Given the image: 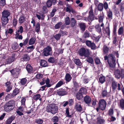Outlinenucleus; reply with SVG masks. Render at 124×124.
<instances>
[{
  "label": "nucleus",
  "mask_w": 124,
  "mask_h": 124,
  "mask_svg": "<svg viewBox=\"0 0 124 124\" xmlns=\"http://www.w3.org/2000/svg\"><path fill=\"white\" fill-rule=\"evenodd\" d=\"M18 46L19 45L18 43H15L13 44L12 46V48L13 49L16 50L18 48Z\"/></svg>",
  "instance_id": "4d7b16f0"
},
{
  "label": "nucleus",
  "mask_w": 124,
  "mask_h": 124,
  "mask_svg": "<svg viewBox=\"0 0 124 124\" xmlns=\"http://www.w3.org/2000/svg\"><path fill=\"white\" fill-rule=\"evenodd\" d=\"M40 97V95L39 94H37L34 95L33 97V99L34 100H37Z\"/></svg>",
  "instance_id": "680f3d73"
},
{
  "label": "nucleus",
  "mask_w": 124,
  "mask_h": 124,
  "mask_svg": "<svg viewBox=\"0 0 124 124\" xmlns=\"http://www.w3.org/2000/svg\"><path fill=\"white\" fill-rule=\"evenodd\" d=\"M66 10V11L68 12L69 13H70L71 12L73 13H76L75 10L71 6L68 4L67 5Z\"/></svg>",
  "instance_id": "1a4fd4ad"
},
{
  "label": "nucleus",
  "mask_w": 124,
  "mask_h": 124,
  "mask_svg": "<svg viewBox=\"0 0 124 124\" xmlns=\"http://www.w3.org/2000/svg\"><path fill=\"white\" fill-rule=\"evenodd\" d=\"M52 51L51 47L48 46L44 49L43 52V54L45 56H47L52 54Z\"/></svg>",
  "instance_id": "20e7f679"
},
{
  "label": "nucleus",
  "mask_w": 124,
  "mask_h": 124,
  "mask_svg": "<svg viewBox=\"0 0 124 124\" xmlns=\"http://www.w3.org/2000/svg\"><path fill=\"white\" fill-rule=\"evenodd\" d=\"M81 30L84 32L86 28V25L85 23H81L79 24Z\"/></svg>",
  "instance_id": "412c9836"
},
{
  "label": "nucleus",
  "mask_w": 124,
  "mask_h": 124,
  "mask_svg": "<svg viewBox=\"0 0 124 124\" xmlns=\"http://www.w3.org/2000/svg\"><path fill=\"white\" fill-rule=\"evenodd\" d=\"M65 23L66 25H69L70 23V19L69 17L67 16L65 19Z\"/></svg>",
  "instance_id": "58836bf2"
},
{
  "label": "nucleus",
  "mask_w": 124,
  "mask_h": 124,
  "mask_svg": "<svg viewBox=\"0 0 124 124\" xmlns=\"http://www.w3.org/2000/svg\"><path fill=\"white\" fill-rule=\"evenodd\" d=\"M89 47H90L92 49H95L96 48V46L94 43H92L90 46Z\"/></svg>",
  "instance_id": "69168bd1"
},
{
  "label": "nucleus",
  "mask_w": 124,
  "mask_h": 124,
  "mask_svg": "<svg viewBox=\"0 0 124 124\" xmlns=\"http://www.w3.org/2000/svg\"><path fill=\"white\" fill-rule=\"evenodd\" d=\"M106 107L105 101L103 100H101L99 101V108L102 110H104Z\"/></svg>",
  "instance_id": "39448f33"
},
{
  "label": "nucleus",
  "mask_w": 124,
  "mask_h": 124,
  "mask_svg": "<svg viewBox=\"0 0 124 124\" xmlns=\"http://www.w3.org/2000/svg\"><path fill=\"white\" fill-rule=\"evenodd\" d=\"M40 24L39 23H37L35 26V31L37 32H38L40 31Z\"/></svg>",
  "instance_id": "473e14b6"
},
{
  "label": "nucleus",
  "mask_w": 124,
  "mask_h": 124,
  "mask_svg": "<svg viewBox=\"0 0 124 124\" xmlns=\"http://www.w3.org/2000/svg\"><path fill=\"white\" fill-rule=\"evenodd\" d=\"M75 63L77 65L80 66L82 65V63L80 60L78 59H76L74 60Z\"/></svg>",
  "instance_id": "cd10ccee"
},
{
  "label": "nucleus",
  "mask_w": 124,
  "mask_h": 124,
  "mask_svg": "<svg viewBox=\"0 0 124 124\" xmlns=\"http://www.w3.org/2000/svg\"><path fill=\"white\" fill-rule=\"evenodd\" d=\"M116 63H115L110 62H109V66L110 69L112 70H113L115 69Z\"/></svg>",
  "instance_id": "b1692460"
},
{
  "label": "nucleus",
  "mask_w": 124,
  "mask_h": 124,
  "mask_svg": "<svg viewBox=\"0 0 124 124\" xmlns=\"http://www.w3.org/2000/svg\"><path fill=\"white\" fill-rule=\"evenodd\" d=\"M59 120L57 116H54L52 119V121L53 122L56 123L58 122Z\"/></svg>",
  "instance_id": "c03bdc74"
},
{
  "label": "nucleus",
  "mask_w": 124,
  "mask_h": 124,
  "mask_svg": "<svg viewBox=\"0 0 124 124\" xmlns=\"http://www.w3.org/2000/svg\"><path fill=\"white\" fill-rule=\"evenodd\" d=\"M97 120L96 124H103L104 121L103 119L99 117L97 118Z\"/></svg>",
  "instance_id": "72a5a7b5"
},
{
  "label": "nucleus",
  "mask_w": 124,
  "mask_h": 124,
  "mask_svg": "<svg viewBox=\"0 0 124 124\" xmlns=\"http://www.w3.org/2000/svg\"><path fill=\"white\" fill-rule=\"evenodd\" d=\"M76 97L78 100H80L83 97V95L79 92L76 95Z\"/></svg>",
  "instance_id": "79ce46f5"
},
{
  "label": "nucleus",
  "mask_w": 124,
  "mask_h": 124,
  "mask_svg": "<svg viewBox=\"0 0 124 124\" xmlns=\"http://www.w3.org/2000/svg\"><path fill=\"white\" fill-rule=\"evenodd\" d=\"M75 108L77 111L79 112H81L82 109V107L80 103L79 102L76 103Z\"/></svg>",
  "instance_id": "9d476101"
},
{
  "label": "nucleus",
  "mask_w": 124,
  "mask_h": 124,
  "mask_svg": "<svg viewBox=\"0 0 124 124\" xmlns=\"http://www.w3.org/2000/svg\"><path fill=\"white\" fill-rule=\"evenodd\" d=\"M103 4L100 3L98 5V10L100 11H102L103 9Z\"/></svg>",
  "instance_id": "37998d69"
},
{
  "label": "nucleus",
  "mask_w": 124,
  "mask_h": 124,
  "mask_svg": "<svg viewBox=\"0 0 124 124\" xmlns=\"http://www.w3.org/2000/svg\"><path fill=\"white\" fill-rule=\"evenodd\" d=\"M99 82L102 84L105 81V78L103 76L99 78Z\"/></svg>",
  "instance_id": "603ef678"
},
{
  "label": "nucleus",
  "mask_w": 124,
  "mask_h": 124,
  "mask_svg": "<svg viewBox=\"0 0 124 124\" xmlns=\"http://www.w3.org/2000/svg\"><path fill=\"white\" fill-rule=\"evenodd\" d=\"M15 117L13 116H11L7 119L5 122L6 124H10L14 120Z\"/></svg>",
  "instance_id": "a211bd4d"
},
{
  "label": "nucleus",
  "mask_w": 124,
  "mask_h": 124,
  "mask_svg": "<svg viewBox=\"0 0 124 124\" xmlns=\"http://www.w3.org/2000/svg\"><path fill=\"white\" fill-rule=\"evenodd\" d=\"M15 58L13 55L9 57L6 60V63H10L13 62Z\"/></svg>",
  "instance_id": "6ab92c4d"
},
{
  "label": "nucleus",
  "mask_w": 124,
  "mask_h": 124,
  "mask_svg": "<svg viewBox=\"0 0 124 124\" xmlns=\"http://www.w3.org/2000/svg\"><path fill=\"white\" fill-rule=\"evenodd\" d=\"M61 36V35L59 33L55 34L54 36V37L56 40H58L60 39Z\"/></svg>",
  "instance_id": "5fc2aeb1"
},
{
  "label": "nucleus",
  "mask_w": 124,
  "mask_h": 124,
  "mask_svg": "<svg viewBox=\"0 0 124 124\" xmlns=\"http://www.w3.org/2000/svg\"><path fill=\"white\" fill-rule=\"evenodd\" d=\"M15 102L13 100L9 101L4 106L5 110L6 112H8L13 110L14 108Z\"/></svg>",
  "instance_id": "f03ea898"
},
{
  "label": "nucleus",
  "mask_w": 124,
  "mask_h": 124,
  "mask_svg": "<svg viewBox=\"0 0 124 124\" xmlns=\"http://www.w3.org/2000/svg\"><path fill=\"white\" fill-rule=\"evenodd\" d=\"M36 40V39L34 38H31L29 40V44L30 45L33 44L35 43Z\"/></svg>",
  "instance_id": "4c0bfd02"
},
{
  "label": "nucleus",
  "mask_w": 124,
  "mask_h": 124,
  "mask_svg": "<svg viewBox=\"0 0 124 124\" xmlns=\"http://www.w3.org/2000/svg\"><path fill=\"white\" fill-rule=\"evenodd\" d=\"M114 74L115 77L117 79H119L121 76L123 77L124 75H122V74H121L120 70H118L116 71V72H114Z\"/></svg>",
  "instance_id": "f8f14e48"
},
{
  "label": "nucleus",
  "mask_w": 124,
  "mask_h": 124,
  "mask_svg": "<svg viewBox=\"0 0 124 124\" xmlns=\"http://www.w3.org/2000/svg\"><path fill=\"white\" fill-rule=\"evenodd\" d=\"M37 109V108H35V107H34L31 108L30 110H28L26 113L28 114L31 113L32 112L35 113L36 112Z\"/></svg>",
  "instance_id": "2f4dec72"
},
{
  "label": "nucleus",
  "mask_w": 124,
  "mask_h": 124,
  "mask_svg": "<svg viewBox=\"0 0 124 124\" xmlns=\"http://www.w3.org/2000/svg\"><path fill=\"white\" fill-rule=\"evenodd\" d=\"M114 113L113 109L112 108H110L109 110V116L113 115Z\"/></svg>",
  "instance_id": "774afa93"
},
{
  "label": "nucleus",
  "mask_w": 124,
  "mask_h": 124,
  "mask_svg": "<svg viewBox=\"0 0 124 124\" xmlns=\"http://www.w3.org/2000/svg\"><path fill=\"white\" fill-rule=\"evenodd\" d=\"M43 76V75L42 74L39 73L36 75V78L38 79H40L42 78Z\"/></svg>",
  "instance_id": "e2e57ef3"
},
{
  "label": "nucleus",
  "mask_w": 124,
  "mask_h": 124,
  "mask_svg": "<svg viewBox=\"0 0 124 124\" xmlns=\"http://www.w3.org/2000/svg\"><path fill=\"white\" fill-rule=\"evenodd\" d=\"M123 31V27L121 26L120 28L118 30V34L119 35H121L122 34Z\"/></svg>",
  "instance_id": "a18cd8bd"
},
{
  "label": "nucleus",
  "mask_w": 124,
  "mask_h": 124,
  "mask_svg": "<svg viewBox=\"0 0 124 124\" xmlns=\"http://www.w3.org/2000/svg\"><path fill=\"white\" fill-rule=\"evenodd\" d=\"M5 85L7 87L6 89V91L7 92H9L12 89V86L11 85V84L9 82H8L5 83Z\"/></svg>",
  "instance_id": "4468645a"
},
{
  "label": "nucleus",
  "mask_w": 124,
  "mask_h": 124,
  "mask_svg": "<svg viewBox=\"0 0 124 124\" xmlns=\"http://www.w3.org/2000/svg\"><path fill=\"white\" fill-rule=\"evenodd\" d=\"M57 94L60 96H63L66 95L67 92L65 90H60L58 91L57 93Z\"/></svg>",
  "instance_id": "4be33fe9"
},
{
  "label": "nucleus",
  "mask_w": 124,
  "mask_h": 124,
  "mask_svg": "<svg viewBox=\"0 0 124 124\" xmlns=\"http://www.w3.org/2000/svg\"><path fill=\"white\" fill-rule=\"evenodd\" d=\"M119 106L121 109L122 110L124 109V99H121L120 100Z\"/></svg>",
  "instance_id": "aec40b11"
},
{
  "label": "nucleus",
  "mask_w": 124,
  "mask_h": 124,
  "mask_svg": "<svg viewBox=\"0 0 124 124\" xmlns=\"http://www.w3.org/2000/svg\"><path fill=\"white\" fill-rule=\"evenodd\" d=\"M120 10L121 12H123L124 11V4L121 3L120 5Z\"/></svg>",
  "instance_id": "0e129e2a"
},
{
  "label": "nucleus",
  "mask_w": 124,
  "mask_h": 124,
  "mask_svg": "<svg viewBox=\"0 0 124 124\" xmlns=\"http://www.w3.org/2000/svg\"><path fill=\"white\" fill-rule=\"evenodd\" d=\"M79 92L83 95V94H85L86 93V89L85 88H82L79 90Z\"/></svg>",
  "instance_id": "f704fd0d"
},
{
  "label": "nucleus",
  "mask_w": 124,
  "mask_h": 124,
  "mask_svg": "<svg viewBox=\"0 0 124 124\" xmlns=\"http://www.w3.org/2000/svg\"><path fill=\"white\" fill-rule=\"evenodd\" d=\"M25 18L23 14L21 15L19 19V22L20 23H23L25 21Z\"/></svg>",
  "instance_id": "393cba45"
},
{
  "label": "nucleus",
  "mask_w": 124,
  "mask_h": 124,
  "mask_svg": "<svg viewBox=\"0 0 124 124\" xmlns=\"http://www.w3.org/2000/svg\"><path fill=\"white\" fill-rule=\"evenodd\" d=\"M27 81V80L25 78H22L21 81L20 83L21 85H24L26 83Z\"/></svg>",
  "instance_id": "6e6d98bb"
},
{
  "label": "nucleus",
  "mask_w": 124,
  "mask_h": 124,
  "mask_svg": "<svg viewBox=\"0 0 124 124\" xmlns=\"http://www.w3.org/2000/svg\"><path fill=\"white\" fill-rule=\"evenodd\" d=\"M103 31L105 35L107 36H108V27H107L106 28L103 29Z\"/></svg>",
  "instance_id": "7c9ffc66"
},
{
  "label": "nucleus",
  "mask_w": 124,
  "mask_h": 124,
  "mask_svg": "<svg viewBox=\"0 0 124 124\" xmlns=\"http://www.w3.org/2000/svg\"><path fill=\"white\" fill-rule=\"evenodd\" d=\"M19 93V91L18 89L16 88L14 90L12 94V95L13 96H16Z\"/></svg>",
  "instance_id": "de8ad7c7"
},
{
  "label": "nucleus",
  "mask_w": 124,
  "mask_h": 124,
  "mask_svg": "<svg viewBox=\"0 0 124 124\" xmlns=\"http://www.w3.org/2000/svg\"><path fill=\"white\" fill-rule=\"evenodd\" d=\"M1 20L2 24L3 26L6 25L8 21V19L7 17L2 16Z\"/></svg>",
  "instance_id": "ddd939ff"
},
{
  "label": "nucleus",
  "mask_w": 124,
  "mask_h": 124,
  "mask_svg": "<svg viewBox=\"0 0 124 124\" xmlns=\"http://www.w3.org/2000/svg\"><path fill=\"white\" fill-rule=\"evenodd\" d=\"M26 69L29 73H31L34 72L32 66L30 64H28L27 65Z\"/></svg>",
  "instance_id": "dca6fc26"
},
{
  "label": "nucleus",
  "mask_w": 124,
  "mask_h": 124,
  "mask_svg": "<svg viewBox=\"0 0 124 124\" xmlns=\"http://www.w3.org/2000/svg\"><path fill=\"white\" fill-rule=\"evenodd\" d=\"M26 100V99L24 98L23 97L21 101V106H24V107H25V101Z\"/></svg>",
  "instance_id": "8fccbe9b"
},
{
  "label": "nucleus",
  "mask_w": 124,
  "mask_h": 124,
  "mask_svg": "<svg viewBox=\"0 0 124 124\" xmlns=\"http://www.w3.org/2000/svg\"><path fill=\"white\" fill-rule=\"evenodd\" d=\"M23 59L24 61H28L30 60V57L27 54L24 55L23 57Z\"/></svg>",
  "instance_id": "ea45409f"
},
{
  "label": "nucleus",
  "mask_w": 124,
  "mask_h": 124,
  "mask_svg": "<svg viewBox=\"0 0 124 124\" xmlns=\"http://www.w3.org/2000/svg\"><path fill=\"white\" fill-rule=\"evenodd\" d=\"M65 115L66 116L68 117H70L71 116V115H70L69 109L68 108H66Z\"/></svg>",
  "instance_id": "864d4df0"
},
{
  "label": "nucleus",
  "mask_w": 124,
  "mask_h": 124,
  "mask_svg": "<svg viewBox=\"0 0 124 124\" xmlns=\"http://www.w3.org/2000/svg\"><path fill=\"white\" fill-rule=\"evenodd\" d=\"M58 109V107L56 104H50L47 105L46 108V111L47 112L51 113L54 114L56 113Z\"/></svg>",
  "instance_id": "f257e3e1"
},
{
  "label": "nucleus",
  "mask_w": 124,
  "mask_h": 124,
  "mask_svg": "<svg viewBox=\"0 0 124 124\" xmlns=\"http://www.w3.org/2000/svg\"><path fill=\"white\" fill-rule=\"evenodd\" d=\"M43 120L39 119H36V120L35 122L39 124H41L43 123Z\"/></svg>",
  "instance_id": "052dcab7"
},
{
  "label": "nucleus",
  "mask_w": 124,
  "mask_h": 124,
  "mask_svg": "<svg viewBox=\"0 0 124 124\" xmlns=\"http://www.w3.org/2000/svg\"><path fill=\"white\" fill-rule=\"evenodd\" d=\"M109 56L110 57H112V62H111L115 63L116 61L115 60V57L113 56V55L112 54H109Z\"/></svg>",
  "instance_id": "13d9d810"
},
{
  "label": "nucleus",
  "mask_w": 124,
  "mask_h": 124,
  "mask_svg": "<svg viewBox=\"0 0 124 124\" xmlns=\"http://www.w3.org/2000/svg\"><path fill=\"white\" fill-rule=\"evenodd\" d=\"M109 80L110 81L111 80L112 81V90L113 91H115L117 86V82L114 80L113 78L112 77H109Z\"/></svg>",
  "instance_id": "0eeeda50"
},
{
  "label": "nucleus",
  "mask_w": 124,
  "mask_h": 124,
  "mask_svg": "<svg viewBox=\"0 0 124 124\" xmlns=\"http://www.w3.org/2000/svg\"><path fill=\"white\" fill-rule=\"evenodd\" d=\"M48 61L49 62L54 63L55 62V59L53 57H51L48 59Z\"/></svg>",
  "instance_id": "338daca9"
},
{
  "label": "nucleus",
  "mask_w": 124,
  "mask_h": 124,
  "mask_svg": "<svg viewBox=\"0 0 124 124\" xmlns=\"http://www.w3.org/2000/svg\"><path fill=\"white\" fill-rule=\"evenodd\" d=\"M49 80L48 78H47L45 81V82L46 85V87H49L51 86V85L49 84Z\"/></svg>",
  "instance_id": "bf43d9fd"
},
{
  "label": "nucleus",
  "mask_w": 124,
  "mask_h": 124,
  "mask_svg": "<svg viewBox=\"0 0 124 124\" xmlns=\"http://www.w3.org/2000/svg\"><path fill=\"white\" fill-rule=\"evenodd\" d=\"M40 63L41 66L43 67H45L48 66L47 62L44 60H41Z\"/></svg>",
  "instance_id": "5701e85b"
},
{
  "label": "nucleus",
  "mask_w": 124,
  "mask_h": 124,
  "mask_svg": "<svg viewBox=\"0 0 124 124\" xmlns=\"http://www.w3.org/2000/svg\"><path fill=\"white\" fill-rule=\"evenodd\" d=\"M2 16L7 17L9 16L10 15V12L7 10H4L2 13Z\"/></svg>",
  "instance_id": "9b49d317"
},
{
  "label": "nucleus",
  "mask_w": 124,
  "mask_h": 124,
  "mask_svg": "<svg viewBox=\"0 0 124 124\" xmlns=\"http://www.w3.org/2000/svg\"><path fill=\"white\" fill-rule=\"evenodd\" d=\"M89 17L88 18L89 21H92L94 19V15L93 14V10L92 8V7H91L90 11L89 12Z\"/></svg>",
  "instance_id": "6e6552de"
},
{
  "label": "nucleus",
  "mask_w": 124,
  "mask_h": 124,
  "mask_svg": "<svg viewBox=\"0 0 124 124\" xmlns=\"http://www.w3.org/2000/svg\"><path fill=\"white\" fill-rule=\"evenodd\" d=\"M79 54L80 56H84L85 57L89 56L90 54L89 50L84 48L80 49Z\"/></svg>",
  "instance_id": "7ed1b4c3"
},
{
  "label": "nucleus",
  "mask_w": 124,
  "mask_h": 124,
  "mask_svg": "<svg viewBox=\"0 0 124 124\" xmlns=\"http://www.w3.org/2000/svg\"><path fill=\"white\" fill-rule=\"evenodd\" d=\"M103 54H108V48L107 46L105 45L103 47Z\"/></svg>",
  "instance_id": "e433bc0d"
},
{
  "label": "nucleus",
  "mask_w": 124,
  "mask_h": 124,
  "mask_svg": "<svg viewBox=\"0 0 124 124\" xmlns=\"http://www.w3.org/2000/svg\"><path fill=\"white\" fill-rule=\"evenodd\" d=\"M65 82L63 80L60 81L56 85L55 88H57L60 87L62 85L64 84Z\"/></svg>",
  "instance_id": "bb28decb"
},
{
  "label": "nucleus",
  "mask_w": 124,
  "mask_h": 124,
  "mask_svg": "<svg viewBox=\"0 0 124 124\" xmlns=\"http://www.w3.org/2000/svg\"><path fill=\"white\" fill-rule=\"evenodd\" d=\"M15 38L19 39H23V37L21 35H19L18 33H16L15 35Z\"/></svg>",
  "instance_id": "49530a36"
},
{
  "label": "nucleus",
  "mask_w": 124,
  "mask_h": 124,
  "mask_svg": "<svg viewBox=\"0 0 124 124\" xmlns=\"http://www.w3.org/2000/svg\"><path fill=\"white\" fill-rule=\"evenodd\" d=\"M36 16L39 20L41 19L43 20L44 19L45 15L44 14H40V15L37 14L36 15Z\"/></svg>",
  "instance_id": "c85d7f7f"
},
{
  "label": "nucleus",
  "mask_w": 124,
  "mask_h": 124,
  "mask_svg": "<svg viewBox=\"0 0 124 124\" xmlns=\"http://www.w3.org/2000/svg\"><path fill=\"white\" fill-rule=\"evenodd\" d=\"M87 57V58L86 60V61L89 63L93 64V58L89 56Z\"/></svg>",
  "instance_id": "c9c22d12"
},
{
  "label": "nucleus",
  "mask_w": 124,
  "mask_h": 124,
  "mask_svg": "<svg viewBox=\"0 0 124 124\" xmlns=\"http://www.w3.org/2000/svg\"><path fill=\"white\" fill-rule=\"evenodd\" d=\"M84 101L86 103H90L91 101V99L90 97L86 95L84 98Z\"/></svg>",
  "instance_id": "f3484780"
},
{
  "label": "nucleus",
  "mask_w": 124,
  "mask_h": 124,
  "mask_svg": "<svg viewBox=\"0 0 124 124\" xmlns=\"http://www.w3.org/2000/svg\"><path fill=\"white\" fill-rule=\"evenodd\" d=\"M72 78L71 75L69 73H67L64 79L66 80V83H67L71 80Z\"/></svg>",
  "instance_id": "2eb2a0df"
},
{
  "label": "nucleus",
  "mask_w": 124,
  "mask_h": 124,
  "mask_svg": "<svg viewBox=\"0 0 124 124\" xmlns=\"http://www.w3.org/2000/svg\"><path fill=\"white\" fill-rule=\"evenodd\" d=\"M62 23L61 22H58L55 25L54 28L55 29H58L59 28L61 25L62 24Z\"/></svg>",
  "instance_id": "a19ab883"
},
{
  "label": "nucleus",
  "mask_w": 124,
  "mask_h": 124,
  "mask_svg": "<svg viewBox=\"0 0 124 124\" xmlns=\"http://www.w3.org/2000/svg\"><path fill=\"white\" fill-rule=\"evenodd\" d=\"M19 70L17 68H15L10 71L12 74L15 78H17L18 77V75L19 74Z\"/></svg>",
  "instance_id": "423d86ee"
},
{
  "label": "nucleus",
  "mask_w": 124,
  "mask_h": 124,
  "mask_svg": "<svg viewBox=\"0 0 124 124\" xmlns=\"http://www.w3.org/2000/svg\"><path fill=\"white\" fill-rule=\"evenodd\" d=\"M46 4L48 8L50 7L52 5V2L51 0H48L46 3Z\"/></svg>",
  "instance_id": "09e8293b"
},
{
  "label": "nucleus",
  "mask_w": 124,
  "mask_h": 124,
  "mask_svg": "<svg viewBox=\"0 0 124 124\" xmlns=\"http://www.w3.org/2000/svg\"><path fill=\"white\" fill-rule=\"evenodd\" d=\"M95 28L96 31L99 33H101V29L100 26L99 24L96 25L95 26Z\"/></svg>",
  "instance_id": "c756f323"
},
{
  "label": "nucleus",
  "mask_w": 124,
  "mask_h": 124,
  "mask_svg": "<svg viewBox=\"0 0 124 124\" xmlns=\"http://www.w3.org/2000/svg\"><path fill=\"white\" fill-rule=\"evenodd\" d=\"M76 21L74 18H72L70 19V24L71 26L74 27L76 25Z\"/></svg>",
  "instance_id": "a878e982"
},
{
  "label": "nucleus",
  "mask_w": 124,
  "mask_h": 124,
  "mask_svg": "<svg viewBox=\"0 0 124 124\" xmlns=\"http://www.w3.org/2000/svg\"><path fill=\"white\" fill-rule=\"evenodd\" d=\"M23 28L22 26H21L18 28V29L17 31V33H22L23 31Z\"/></svg>",
  "instance_id": "3c124183"
}]
</instances>
